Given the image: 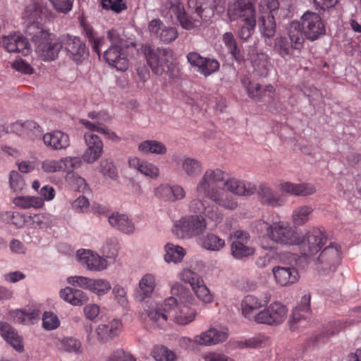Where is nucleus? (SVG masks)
<instances>
[{"label": "nucleus", "mask_w": 361, "mask_h": 361, "mask_svg": "<svg viewBox=\"0 0 361 361\" xmlns=\"http://www.w3.org/2000/svg\"><path fill=\"white\" fill-rule=\"evenodd\" d=\"M171 291L173 296L148 310V317L154 327L163 328L169 317L173 318L180 325H187L195 319L196 310L186 305L192 299L188 290L182 284L176 283L171 286Z\"/></svg>", "instance_id": "1"}, {"label": "nucleus", "mask_w": 361, "mask_h": 361, "mask_svg": "<svg viewBox=\"0 0 361 361\" xmlns=\"http://www.w3.org/2000/svg\"><path fill=\"white\" fill-rule=\"evenodd\" d=\"M188 7L196 13V18L189 16L180 0H166L161 7L163 15L177 18L183 28L192 30L199 27L201 21L209 20L214 15L210 0H188Z\"/></svg>", "instance_id": "2"}, {"label": "nucleus", "mask_w": 361, "mask_h": 361, "mask_svg": "<svg viewBox=\"0 0 361 361\" xmlns=\"http://www.w3.org/2000/svg\"><path fill=\"white\" fill-rule=\"evenodd\" d=\"M288 37L279 36L274 39V51L283 59L293 56L295 51L300 52L303 47L300 25L298 21H292L288 29Z\"/></svg>", "instance_id": "3"}, {"label": "nucleus", "mask_w": 361, "mask_h": 361, "mask_svg": "<svg viewBox=\"0 0 361 361\" xmlns=\"http://www.w3.org/2000/svg\"><path fill=\"white\" fill-rule=\"evenodd\" d=\"M225 176L226 172L219 168L207 169L197 184V195L211 200L216 197L221 192L218 184L224 183Z\"/></svg>", "instance_id": "4"}, {"label": "nucleus", "mask_w": 361, "mask_h": 361, "mask_svg": "<svg viewBox=\"0 0 361 361\" xmlns=\"http://www.w3.org/2000/svg\"><path fill=\"white\" fill-rule=\"evenodd\" d=\"M30 38L35 42L36 52L44 61L54 60L62 49L61 41L59 42L46 30L30 36Z\"/></svg>", "instance_id": "5"}, {"label": "nucleus", "mask_w": 361, "mask_h": 361, "mask_svg": "<svg viewBox=\"0 0 361 361\" xmlns=\"http://www.w3.org/2000/svg\"><path fill=\"white\" fill-rule=\"evenodd\" d=\"M145 55L148 65L156 75L169 71L173 65V51L170 49H153L145 46Z\"/></svg>", "instance_id": "6"}, {"label": "nucleus", "mask_w": 361, "mask_h": 361, "mask_svg": "<svg viewBox=\"0 0 361 361\" xmlns=\"http://www.w3.org/2000/svg\"><path fill=\"white\" fill-rule=\"evenodd\" d=\"M266 231L269 238L276 243L289 245L300 243L298 234L287 221H280L267 225Z\"/></svg>", "instance_id": "7"}, {"label": "nucleus", "mask_w": 361, "mask_h": 361, "mask_svg": "<svg viewBox=\"0 0 361 361\" xmlns=\"http://www.w3.org/2000/svg\"><path fill=\"white\" fill-rule=\"evenodd\" d=\"M300 25L302 37L310 41H315L326 33L325 24L319 14L307 11L298 21Z\"/></svg>", "instance_id": "8"}, {"label": "nucleus", "mask_w": 361, "mask_h": 361, "mask_svg": "<svg viewBox=\"0 0 361 361\" xmlns=\"http://www.w3.org/2000/svg\"><path fill=\"white\" fill-rule=\"evenodd\" d=\"M207 228L205 219L198 215L182 217L176 226V235L180 238H190L203 233Z\"/></svg>", "instance_id": "9"}, {"label": "nucleus", "mask_w": 361, "mask_h": 361, "mask_svg": "<svg viewBox=\"0 0 361 361\" xmlns=\"http://www.w3.org/2000/svg\"><path fill=\"white\" fill-rule=\"evenodd\" d=\"M43 7L39 3H31L26 6L22 13V18L27 23L26 33L30 37L42 32L43 28Z\"/></svg>", "instance_id": "10"}, {"label": "nucleus", "mask_w": 361, "mask_h": 361, "mask_svg": "<svg viewBox=\"0 0 361 361\" xmlns=\"http://www.w3.org/2000/svg\"><path fill=\"white\" fill-rule=\"evenodd\" d=\"M287 315L286 306L279 302H274L259 312L257 317V324L278 326L285 322Z\"/></svg>", "instance_id": "11"}, {"label": "nucleus", "mask_w": 361, "mask_h": 361, "mask_svg": "<svg viewBox=\"0 0 361 361\" xmlns=\"http://www.w3.org/2000/svg\"><path fill=\"white\" fill-rule=\"evenodd\" d=\"M327 237L324 232L319 228H312L309 231L305 236L300 239V249L302 254L307 257H312L316 255L326 243Z\"/></svg>", "instance_id": "12"}, {"label": "nucleus", "mask_w": 361, "mask_h": 361, "mask_svg": "<svg viewBox=\"0 0 361 361\" xmlns=\"http://www.w3.org/2000/svg\"><path fill=\"white\" fill-rule=\"evenodd\" d=\"M62 48L66 55L76 63H82L89 54L88 49L80 37L66 35L61 37Z\"/></svg>", "instance_id": "13"}, {"label": "nucleus", "mask_w": 361, "mask_h": 361, "mask_svg": "<svg viewBox=\"0 0 361 361\" xmlns=\"http://www.w3.org/2000/svg\"><path fill=\"white\" fill-rule=\"evenodd\" d=\"M256 0H233L228 5L227 15L231 21L256 17Z\"/></svg>", "instance_id": "14"}, {"label": "nucleus", "mask_w": 361, "mask_h": 361, "mask_svg": "<svg viewBox=\"0 0 361 361\" xmlns=\"http://www.w3.org/2000/svg\"><path fill=\"white\" fill-rule=\"evenodd\" d=\"M271 300L270 294H265L264 298L260 300L252 295H246L241 302L243 315L250 321L257 323V317L261 308L265 307Z\"/></svg>", "instance_id": "15"}, {"label": "nucleus", "mask_w": 361, "mask_h": 361, "mask_svg": "<svg viewBox=\"0 0 361 361\" xmlns=\"http://www.w3.org/2000/svg\"><path fill=\"white\" fill-rule=\"evenodd\" d=\"M341 247L336 243L325 247L317 257L318 269L323 271H333L341 261Z\"/></svg>", "instance_id": "16"}, {"label": "nucleus", "mask_w": 361, "mask_h": 361, "mask_svg": "<svg viewBox=\"0 0 361 361\" xmlns=\"http://www.w3.org/2000/svg\"><path fill=\"white\" fill-rule=\"evenodd\" d=\"M90 131L84 133V140L87 149L82 155L83 161L87 164H92L98 160L103 153L104 145L100 137Z\"/></svg>", "instance_id": "17"}, {"label": "nucleus", "mask_w": 361, "mask_h": 361, "mask_svg": "<svg viewBox=\"0 0 361 361\" xmlns=\"http://www.w3.org/2000/svg\"><path fill=\"white\" fill-rule=\"evenodd\" d=\"M231 250L234 258L243 259L254 255L255 249L248 245L250 238L248 233L238 230L234 232Z\"/></svg>", "instance_id": "18"}, {"label": "nucleus", "mask_w": 361, "mask_h": 361, "mask_svg": "<svg viewBox=\"0 0 361 361\" xmlns=\"http://www.w3.org/2000/svg\"><path fill=\"white\" fill-rule=\"evenodd\" d=\"M187 59L191 66L197 67L198 72L205 77L216 73L220 68V63L216 59L202 57L197 52L188 53Z\"/></svg>", "instance_id": "19"}, {"label": "nucleus", "mask_w": 361, "mask_h": 361, "mask_svg": "<svg viewBox=\"0 0 361 361\" xmlns=\"http://www.w3.org/2000/svg\"><path fill=\"white\" fill-rule=\"evenodd\" d=\"M148 30L152 37L166 44L174 41L178 35L176 28L166 27L160 19H153L148 25Z\"/></svg>", "instance_id": "20"}, {"label": "nucleus", "mask_w": 361, "mask_h": 361, "mask_svg": "<svg viewBox=\"0 0 361 361\" xmlns=\"http://www.w3.org/2000/svg\"><path fill=\"white\" fill-rule=\"evenodd\" d=\"M242 84L246 89L248 96L254 100L270 102L274 99L275 89L271 85L262 88L260 84L252 82L249 78H243Z\"/></svg>", "instance_id": "21"}, {"label": "nucleus", "mask_w": 361, "mask_h": 361, "mask_svg": "<svg viewBox=\"0 0 361 361\" xmlns=\"http://www.w3.org/2000/svg\"><path fill=\"white\" fill-rule=\"evenodd\" d=\"M77 257L79 262L90 271H100L107 267V261L90 250H79Z\"/></svg>", "instance_id": "22"}, {"label": "nucleus", "mask_w": 361, "mask_h": 361, "mask_svg": "<svg viewBox=\"0 0 361 361\" xmlns=\"http://www.w3.org/2000/svg\"><path fill=\"white\" fill-rule=\"evenodd\" d=\"M123 47L110 46L104 53V59L118 71H125L128 68V59L123 52Z\"/></svg>", "instance_id": "23"}, {"label": "nucleus", "mask_w": 361, "mask_h": 361, "mask_svg": "<svg viewBox=\"0 0 361 361\" xmlns=\"http://www.w3.org/2000/svg\"><path fill=\"white\" fill-rule=\"evenodd\" d=\"M2 42L8 52H19L27 55L30 51V44L27 39L19 32L4 36Z\"/></svg>", "instance_id": "24"}, {"label": "nucleus", "mask_w": 361, "mask_h": 361, "mask_svg": "<svg viewBox=\"0 0 361 361\" xmlns=\"http://www.w3.org/2000/svg\"><path fill=\"white\" fill-rule=\"evenodd\" d=\"M123 324L121 320L114 319L108 324H102L97 326L95 332L99 342L106 343L117 336L121 331Z\"/></svg>", "instance_id": "25"}, {"label": "nucleus", "mask_w": 361, "mask_h": 361, "mask_svg": "<svg viewBox=\"0 0 361 361\" xmlns=\"http://www.w3.org/2000/svg\"><path fill=\"white\" fill-rule=\"evenodd\" d=\"M257 195L259 202L264 205L277 207L283 205L286 202V199L282 195L276 193L264 183L259 184Z\"/></svg>", "instance_id": "26"}, {"label": "nucleus", "mask_w": 361, "mask_h": 361, "mask_svg": "<svg viewBox=\"0 0 361 361\" xmlns=\"http://www.w3.org/2000/svg\"><path fill=\"white\" fill-rule=\"evenodd\" d=\"M224 185L229 192L240 196H250L257 191L255 184L240 180L235 177L224 178Z\"/></svg>", "instance_id": "27"}, {"label": "nucleus", "mask_w": 361, "mask_h": 361, "mask_svg": "<svg viewBox=\"0 0 361 361\" xmlns=\"http://www.w3.org/2000/svg\"><path fill=\"white\" fill-rule=\"evenodd\" d=\"M228 334L226 331L211 328L200 335L196 336L194 338V343L202 345H216L225 341L228 338Z\"/></svg>", "instance_id": "28"}, {"label": "nucleus", "mask_w": 361, "mask_h": 361, "mask_svg": "<svg viewBox=\"0 0 361 361\" xmlns=\"http://www.w3.org/2000/svg\"><path fill=\"white\" fill-rule=\"evenodd\" d=\"M128 164L131 169L137 170L143 176L157 179L159 176V169L154 164L137 157H132L128 159Z\"/></svg>", "instance_id": "29"}, {"label": "nucleus", "mask_w": 361, "mask_h": 361, "mask_svg": "<svg viewBox=\"0 0 361 361\" xmlns=\"http://www.w3.org/2000/svg\"><path fill=\"white\" fill-rule=\"evenodd\" d=\"M190 211L196 214H202L211 220L217 222L219 221L222 216L219 213L218 207L216 205H209L199 199H194L190 203Z\"/></svg>", "instance_id": "30"}, {"label": "nucleus", "mask_w": 361, "mask_h": 361, "mask_svg": "<svg viewBox=\"0 0 361 361\" xmlns=\"http://www.w3.org/2000/svg\"><path fill=\"white\" fill-rule=\"evenodd\" d=\"M43 142L47 147L54 150L66 149L70 145L68 135L61 130H54L44 134Z\"/></svg>", "instance_id": "31"}, {"label": "nucleus", "mask_w": 361, "mask_h": 361, "mask_svg": "<svg viewBox=\"0 0 361 361\" xmlns=\"http://www.w3.org/2000/svg\"><path fill=\"white\" fill-rule=\"evenodd\" d=\"M276 283L286 286L295 283L299 279L298 270L294 267H275L272 269Z\"/></svg>", "instance_id": "32"}, {"label": "nucleus", "mask_w": 361, "mask_h": 361, "mask_svg": "<svg viewBox=\"0 0 361 361\" xmlns=\"http://www.w3.org/2000/svg\"><path fill=\"white\" fill-rule=\"evenodd\" d=\"M0 334L1 336L17 351L23 350V339L16 330L6 322H0Z\"/></svg>", "instance_id": "33"}, {"label": "nucleus", "mask_w": 361, "mask_h": 361, "mask_svg": "<svg viewBox=\"0 0 361 361\" xmlns=\"http://www.w3.org/2000/svg\"><path fill=\"white\" fill-rule=\"evenodd\" d=\"M54 344L60 352L76 355H80L82 352L80 341L75 337L66 336L58 338L56 339Z\"/></svg>", "instance_id": "34"}, {"label": "nucleus", "mask_w": 361, "mask_h": 361, "mask_svg": "<svg viewBox=\"0 0 361 361\" xmlns=\"http://www.w3.org/2000/svg\"><path fill=\"white\" fill-rule=\"evenodd\" d=\"M280 188L283 192L296 196H307L316 192L315 187L311 183L295 184L290 182H283L280 184Z\"/></svg>", "instance_id": "35"}, {"label": "nucleus", "mask_w": 361, "mask_h": 361, "mask_svg": "<svg viewBox=\"0 0 361 361\" xmlns=\"http://www.w3.org/2000/svg\"><path fill=\"white\" fill-rule=\"evenodd\" d=\"M12 130L23 137L32 138L42 132V128L33 121H17L12 125Z\"/></svg>", "instance_id": "36"}, {"label": "nucleus", "mask_w": 361, "mask_h": 361, "mask_svg": "<svg viewBox=\"0 0 361 361\" xmlns=\"http://www.w3.org/2000/svg\"><path fill=\"white\" fill-rule=\"evenodd\" d=\"M60 296L74 306H81L88 300L87 294L80 289L66 287L60 291Z\"/></svg>", "instance_id": "37"}, {"label": "nucleus", "mask_w": 361, "mask_h": 361, "mask_svg": "<svg viewBox=\"0 0 361 361\" xmlns=\"http://www.w3.org/2000/svg\"><path fill=\"white\" fill-rule=\"evenodd\" d=\"M109 222L113 227L125 233H132L135 230L134 224L126 214L113 213L109 217Z\"/></svg>", "instance_id": "38"}, {"label": "nucleus", "mask_w": 361, "mask_h": 361, "mask_svg": "<svg viewBox=\"0 0 361 361\" xmlns=\"http://www.w3.org/2000/svg\"><path fill=\"white\" fill-rule=\"evenodd\" d=\"M156 277L152 274H145L139 281L137 294L140 300L151 297L156 287Z\"/></svg>", "instance_id": "39"}, {"label": "nucleus", "mask_w": 361, "mask_h": 361, "mask_svg": "<svg viewBox=\"0 0 361 361\" xmlns=\"http://www.w3.org/2000/svg\"><path fill=\"white\" fill-rule=\"evenodd\" d=\"M181 171L188 177L198 176L202 170V163L194 158L184 157L180 161Z\"/></svg>", "instance_id": "40"}, {"label": "nucleus", "mask_w": 361, "mask_h": 361, "mask_svg": "<svg viewBox=\"0 0 361 361\" xmlns=\"http://www.w3.org/2000/svg\"><path fill=\"white\" fill-rule=\"evenodd\" d=\"M138 150L143 154L163 155L166 153L167 149L161 142L155 140H147L138 145Z\"/></svg>", "instance_id": "41"}, {"label": "nucleus", "mask_w": 361, "mask_h": 361, "mask_svg": "<svg viewBox=\"0 0 361 361\" xmlns=\"http://www.w3.org/2000/svg\"><path fill=\"white\" fill-rule=\"evenodd\" d=\"M259 28L262 35L267 38H271L276 33V24L272 14H262L259 19Z\"/></svg>", "instance_id": "42"}, {"label": "nucleus", "mask_w": 361, "mask_h": 361, "mask_svg": "<svg viewBox=\"0 0 361 361\" xmlns=\"http://www.w3.org/2000/svg\"><path fill=\"white\" fill-rule=\"evenodd\" d=\"M310 294L304 295L300 300V304L295 307L292 312L291 321L294 323L299 322L302 319H305L310 312Z\"/></svg>", "instance_id": "43"}, {"label": "nucleus", "mask_w": 361, "mask_h": 361, "mask_svg": "<svg viewBox=\"0 0 361 361\" xmlns=\"http://www.w3.org/2000/svg\"><path fill=\"white\" fill-rule=\"evenodd\" d=\"M80 123L90 130L104 135L107 139L114 142H118L121 140V138L114 131L109 129L102 123L99 122H91L85 119H82Z\"/></svg>", "instance_id": "44"}, {"label": "nucleus", "mask_w": 361, "mask_h": 361, "mask_svg": "<svg viewBox=\"0 0 361 361\" xmlns=\"http://www.w3.org/2000/svg\"><path fill=\"white\" fill-rule=\"evenodd\" d=\"M164 250L166 252L164 255V260L167 263L180 262L185 255V251L182 247L171 243H168L165 245Z\"/></svg>", "instance_id": "45"}, {"label": "nucleus", "mask_w": 361, "mask_h": 361, "mask_svg": "<svg viewBox=\"0 0 361 361\" xmlns=\"http://www.w3.org/2000/svg\"><path fill=\"white\" fill-rule=\"evenodd\" d=\"M223 42L236 61L240 63L244 61L243 54L238 48L236 40L231 32H226L223 35Z\"/></svg>", "instance_id": "46"}, {"label": "nucleus", "mask_w": 361, "mask_h": 361, "mask_svg": "<svg viewBox=\"0 0 361 361\" xmlns=\"http://www.w3.org/2000/svg\"><path fill=\"white\" fill-rule=\"evenodd\" d=\"M13 204L22 209H29L31 207L37 209L44 205V201L39 197H24L19 196L13 199Z\"/></svg>", "instance_id": "47"}, {"label": "nucleus", "mask_w": 361, "mask_h": 361, "mask_svg": "<svg viewBox=\"0 0 361 361\" xmlns=\"http://www.w3.org/2000/svg\"><path fill=\"white\" fill-rule=\"evenodd\" d=\"M151 355L156 361H176L177 360L176 353L164 345H155L151 352Z\"/></svg>", "instance_id": "48"}, {"label": "nucleus", "mask_w": 361, "mask_h": 361, "mask_svg": "<svg viewBox=\"0 0 361 361\" xmlns=\"http://www.w3.org/2000/svg\"><path fill=\"white\" fill-rule=\"evenodd\" d=\"M200 240L202 246L208 250L219 251L225 245V240L213 233H208Z\"/></svg>", "instance_id": "49"}, {"label": "nucleus", "mask_w": 361, "mask_h": 361, "mask_svg": "<svg viewBox=\"0 0 361 361\" xmlns=\"http://www.w3.org/2000/svg\"><path fill=\"white\" fill-rule=\"evenodd\" d=\"M312 212L313 208L307 205L301 206L294 209L292 214L294 224L298 226L305 224L309 220V216Z\"/></svg>", "instance_id": "50"}, {"label": "nucleus", "mask_w": 361, "mask_h": 361, "mask_svg": "<svg viewBox=\"0 0 361 361\" xmlns=\"http://www.w3.org/2000/svg\"><path fill=\"white\" fill-rule=\"evenodd\" d=\"M1 221L11 224L17 228H21L25 222V216L17 212L7 211L0 214Z\"/></svg>", "instance_id": "51"}, {"label": "nucleus", "mask_w": 361, "mask_h": 361, "mask_svg": "<svg viewBox=\"0 0 361 361\" xmlns=\"http://www.w3.org/2000/svg\"><path fill=\"white\" fill-rule=\"evenodd\" d=\"M88 290L101 296L106 294L111 288L110 283L102 279H91Z\"/></svg>", "instance_id": "52"}, {"label": "nucleus", "mask_w": 361, "mask_h": 361, "mask_svg": "<svg viewBox=\"0 0 361 361\" xmlns=\"http://www.w3.org/2000/svg\"><path fill=\"white\" fill-rule=\"evenodd\" d=\"M81 164V159L77 157H66L59 159L61 171H66L68 173L79 168Z\"/></svg>", "instance_id": "53"}, {"label": "nucleus", "mask_w": 361, "mask_h": 361, "mask_svg": "<svg viewBox=\"0 0 361 361\" xmlns=\"http://www.w3.org/2000/svg\"><path fill=\"white\" fill-rule=\"evenodd\" d=\"M243 24L238 30V35L239 37L243 40L248 39L253 33L256 26V17L250 19L242 20Z\"/></svg>", "instance_id": "54"}, {"label": "nucleus", "mask_w": 361, "mask_h": 361, "mask_svg": "<svg viewBox=\"0 0 361 361\" xmlns=\"http://www.w3.org/2000/svg\"><path fill=\"white\" fill-rule=\"evenodd\" d=\"M197 298L204 303H210L213 300V296L210 293L209 288L204 284V281L200 284H195L192 287Z\"/></svg>", "instance_id": "55"}, {"label": "nucleus", "mask_w": 361, "mask_h": 361, "mask_svg": "<svg viewBox=\"0 0 361 361\" xmlns=\"http://www.w3.org/2000/svg\"><path fill=\"white\" fill-rule=\"evenodd\" d=\"M179 279L182 281L189 283L191 287H193L195 284L202 283V279L197 273L189 269H184L179 274Z\"/></svg>", "instance_id": "56"}, {"label": "nucleus", "mask_w": 361, "mask_h": 361, "mask_svg": "<svg viewBox=\"0 0 361 361\" xmlns=\"http://www.w3.org/2000/svg\"><path fill=\"white\" fill-rule=\"evenodd\" d=\"M101 4L104 9L111 10L116 13H120L127 9L124 0H102Z\"/></svg>", "instance_id": "57"}, {"label": "nucleus", "mask_w": 361, "mask_h": 361, "mask_svg": "<svg viewBox=\"0 0 361 361\" xmlns=\"http://www.w3.org/2000/svg\"><path fill=\"white\" fill-rule=\"evenodd\" d=\"M60 325L58 317L52 312H44L42 317V326L44 329L51 331L57 329Z\"/></svg>", "instance_id": "58"}, {"label": "nucleus", "mask_w": 361, "mask_h": 361, "mask_svg": "<svg viewBox=\"0 0 361 361\" xmlns=\"http://www.w3.org/2000/svg\"><path fill=\"white\" fill-rule=\"evenodd\" d=\"M216 204L228 209H235L238 207V202L233 197H226L223 198V193L221 192L216 197L212 200Z\"/></svg>", "instance_id": "59"}, {"label": "nucleus", "mask_w": 361, "mask_h": 361, "mask_svg": "<svg viewBox=\"0 0 361 361\" xmlns=\"http://www.w3.org/2000/svg\"><path fill=\"white\" fill-rule=\"evenodd\" d=\"M259 10L264 14H272L274 16L279 8V0H261L259 2Z\"/></svg>", "instance_id": "60"}, {"label": "nucleus", "mask_w": 361, "mask_h": 361, "mask_svg": "<svg viewBox=\"0 0 361 361\" xmlns=\"http://www.w3.org/2000/svg\"><path fill=\"white\" fill-rule=\"evenodd\" d=\"M245 344L248 348H263L269 344V340L267 336L259 334L246 340Z\"/></svg>", "instance_id": "61"}, {"label": "nucleus", "mask_w": 361, "mask_h": 361, "mask_svg": "<svg viewBox=\"0 0 361 361\" xmlns=\"http://www.w3.org/2000/svg\"><path fill=\"white\" fill-rule=\"evenodd\" d=\"M100 172L105 176H108L111 179L117 177V169L113 161L109 159H105L101 161Z\"/></svg>", "instance_id": "62"}, {"label": "nucleus", "mask_w": 361, "mask_h": 361, "mask_svg": "<svg viewBox=\"0 0 361 361\" xmlns=\"http://www.w3.org/2000/svg\"><path fill=\"white\" fill-rule=\"evenodd\" d=\"M34 223L41 228H47L54 225V219L49 214H40L35 216Z\"/></svg>", "instance_id": "63"}, {"label": "nucleus", "mask_w": 361, "mask_h": 361, "mask_svg": "<svg viewBox=\"0 0 361 361\" xmlns=\"http://www.w3.org/2000/svg\"><path fill=\"white\" fill-rule=\"evenodd\" d=\"M73 1L74 0H54L51 4L56 11L66 14L72 10Z\"/></svg>", "instance_id": "64"}]
</instances>
